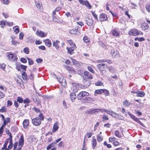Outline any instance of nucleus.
I'll list each match as a JSON object with an SVG mask.
<instances>
[{
    "instance_id": "obj_1",
    "label": "nucleus",
    "mask_w": 150,
    "mask_h": 150,
    "mask_svg": "<svg viewBox=\"0 0 150 150\" xmlns=\"http://www.w3.org/2000/svg\"><path fill=\"white\" fill-rule=\"evenodd\" d=\"M38 117H36L32 119V122L33 124L35 126H39L41 123V120H43L44 117L42 113L38 115Z\"/></svg>"
},
{
    "instance_id": "obj_2",
    "label": "nucleus",
    "mask_w": 150,
    "mask_h": 150,
    "mask_svg": "<svg viewBox=\"0 0 150 150\" xmlns=\"http://www.w3.org/2000/svg\"><path fill=\"white\" fill-rule=\"evenodd\" d=\"M143 34L142 32L139 31L137 29H131L128 32L129 35L132 36H135L140 34L143 35Z\"/></svg>"
},
{
    "instance_id": "obj_3",
    "label": "nucleus",
    "mask_w": 150,
    "mask_h": 150,
    "mask_svg": "<svg viewBox=\"0 0 150 150\" xmlns=\"http://www.w3.org/2000/svg\"><path fill=\"white\" fill-rule=\"evenodd\" d=\"M89 94L87 92L82 91L80 92L77 95V98L79 100H81L84 97L89 96Z\"/></svg>"
},
{
    "instance_id": "obj_4",
    "label": "nucleus",
    "mask_w": 150,
    "mask_h": 150,
    "mask_svg": "<svg viewBox=\"0 0 150 150\" xmlns=\"http://www.w3.org/2000/svg\"><path fill=\"white\" fill-rule=\"evenodd\" d=\"M99 70L101 71H106L108 69V67L106 64L104 63H100L97 66Z\"/></svg>"
},
{
    "instance_id": "obj_5",
    "label": "nucleus",
    "mask_w": 150,
    "mask_h": 150,
    "mask_svg": "<svg viewBox=\"0 0 150 150\" xmlns=\"http://www.w3.org/2000/svg\"><path fill=\"white\" fill-rule=\"evenodd\" d=\"M79 3L83 5H85L87 6L89 9L91 8V5L89 4L88 1L86 0L83 1V0H78Z\"/></svg>"
},
{
    "instance_id": "obj_6",
    "label": "nucleus",
    "mask_w": 150,
    "mask_h": 150,
    "mask_svg": "<svg viewBox=\"0 0 150 150\" xmlns=\"http://www.w3.org/2000/svg\"><path fill=\"white\" fill-rule=\"evenodd\" d=\"M33 101L36 104H39L40 103V100L37 95L33 94L32 96Z\"/></svg>"
},
{
    "instance_id": "obj_7",
    "label": "nucleus",
    "mask_w": 150,
    "mask_h": 150,
    "mask_svg": "<svg viewBox=\"0 0 150 150\" xmlns=\"http://www.w3.org/2000/svg\"><path fill=\"white\" fill-rule=\"evenodd\" d=\"M65 69L68 71L70 73L75 74L76 71L74 69L69 66H64Z\"/></svg>"
},
{
    "instance_id": "obj_8",
    "label": "nucleus",
    "mask_w": 150,
    "mask_h": 150,
    "mask_svg": "<svg viewBox=\"0 0 150 150\" xmlns=\"http://www.w3.org/2000/svg\"><path fill=\"white\" fill-rule=\"evenodd\" d=\"M86 24L89 26H91L93 23V21L92 18L86 17Z\"/></svg>"
},
{
    "instance_id": "obj_9",
    "label": "nucleus",
    "mask_w": 150,
    "mask_h": 150,
    "mask_svg": "<svg viewBox=\"0 0 150 150\" xmlns=\"http://www.w3.org/2000/svg\"><path fill=\"white\" fill-rule=\"evenodd\" d=\"M99 19L100 21H105L107 19V16L105 14L102 13L99 16Z\"/></svg>"
},
{
    "instance_id": "obj_10",
    "label": "nucleus",
    "mask_w": 150,
    "mask_h": 150,
    "mask_svg": "<svg viewBox=\"0 0 150 150\" xmlns=\"http://www.w3.org/2000/svg\"><path fill=\"white\" fill-rule=\"evenodd\" d=\"M36 34L38 36L42 38L45 37L47 35V33H45L41 30L37 31Z\"/></svg>"
},
{
    "instance_id": "obj_11",
    "label": "nucleus",
    "mask_w": 150,
    "mask_h": 150,
    "mask_svg": "<svg viewBox=\"0 0 150 150\" xmlns=\"http://www.w3.org/2000/svg\"><path fill=\"white\" fill-rule=\"evenodd\" d=\"M112 55L113 58H118L120 56L119 52L116 50H113L112 52Z\"/></svg>"
},
{
    "instance_id": "obj_12",
    "label": "nucleus",
    "mask_w": 150,
    "mask_h": 150,
    "mask_svg": "<svg viewBox=\"0 0 150 150\" xmlns=\"http://www.w3.org/2000/svg\"><path fill=\"white\" fill-rule=\"evenodd\" d=\"M23 127L24 128H27L29 124V120L28 119L24 120L23 123Z\"/></svg>"
},
{
    "instance_id": "obj_13",
    "label": "nucleus",
    "mask_w": 150,
    "mask_h": 150,
    "mask_svg": "<svg viewBox=\"0 0 150 150\" xmlns=\"http://www.w3.org/2000/svg\"><path fill=\"white\" fill-rule=\"evenodd\" d=\"M76 48H74V46L69 47H66V49L67 50L68 53L70 54H72L74 53V50Z\"/></svg>"
},
{
    "instance_id": "obj_14",
    "label": "nucleus",
    "mask_w": 150,
    "mask_h": 150,
    "mask_svg": "<svg viewBox=\"0 0 150 150\" xmlns=\"http://www.w3.org/2000/svg\"><path fill=\"white\" fill-rule=\"evenodd\" d=\"M58 81L63 86H65L66 85V81L65 79H63V76H61L60 78H59V80H58Z\"/></svg>"
},
{
    "instance_id": "obj_15",
    "label": "nucleus",
    "mask_w": 150,
    "mask_h": 150,
    "mask_svg": "<svg viewBox=\"0 0 150 150\" xmlns=\"http://www.w3.org/2000/svg\"><path fill=\"white\" fill-rule=\"evenodd\" d=\"M84 87L86 88L89 86L91 84V81L89 80L84 79L83 81Z\"/></svg>"
},
{
    "instance_id": "obj_16",
    "label": "nucleus",
    "mask_w": 150,
    "mask_h": 150,
    "mask_svg": "<svg viewBox=\"0 0 150 150\" xmlns=\"http://www.w3.org/2000/svg\"><path fill=\"white\" fill-rule=\"evenodd\" d=\"M84 74L87 77L88 79H92L93 78V76L92 74L87 71L84 72Z\"/></svg>"
},
{
    "instance_id": "obj_17",
    "label": "nucleus",
    "mask_w": 150,
    "mask_h": 150,
    "mask_svg": "<svg viewBox=\"0 0 150 150\" xmlns=\"http://www.w3.org/2000/svg\"><path fill=\"white\" fill-rule=\"evenodd\" d=\"M149 27L148 24L146 23H143L141 25V28L143 30H146Z\"/></svg>"
},
{
    "instance_id": "obj_18",
    "label": "nucleus",
    "mask_w": 150,
    "mask_h": 150,
    "mask_svg": "<svg viewBox=\"0 0 150 150\" xmlns=\"http://www.w3.org/2000/svg\"><path fill=\"white\" fill-rule=\"evenodd\" d=\"M60 43V42L59 40H56L55 42H53V46L56 49L58 50L59 49V44Z\"/></svg>"
},
{
    "instance_id": "obj_19",
    "label": "nucleus",
    "mask_w": 150,
    "mask_h": 150,
    "mask_svg": "<svg viewBox=\"0 0 150 150\" xmlns=\"http://www.w3.org/2000/svg\"><path fill=\"white\" fill-rule=\"evenodd\" d=\"M19 146L22 147L24 144V138L23 136H21L19 141Z\"/></svg>"
},
{
    "instance_id": "obj_20",
    "label": "nucleus",
    "mask_w": 150,
    "mask_h": 150,
    "mask_svg": "<svg viewBox=\"0 0 150 150\" xmlns=\"http://www.w3.org/2000/svg\"><path fill=\"white\" fill-rule=\"evenodd\" d=\"M93 101V98L90 97H86L84 98L83 99V101L86 103L90 102Z\"/></svg>"
},
{
    "instance_id": "obj_21",
    "label": "nucleus",
    "mask_w": 150,
    "mask_h": 150,
    "mask_svg": "<svg viewBox=\"0 0 150 150\" xmlns=\"http://www.w3.org/2000/svg\"><path fill=\"white\" fill-rule=\"evenodd\" d=\"M43 41L45 43L46 45L48 47H50L51 46L52 43L51 41L49 39H47L45 40H44Z\"/></svg>"
},
{
    "instance_id": "obj_22",
    "label": "nucleus",
    "mask_w": 150,
    "mask_h": 150,
    "mask_svg": "<svg viewBox=\"0 0 150 150\" xmlns=\"http://www.w3.org/2000/svg\"><path fill=\"white\" fill-rule=\"evenodd\" d=\"M59 128V127L58 125V123L55 122V123H54L53 126V128L52 130V132H54L58 130Z\"/></svg>"
},
{
    "instance_id": "obj_23",
    "label": "nucleus",
    "mask_w": 150,
    "mask_h": 150,
    "mask_svg": "<svg viewBox=\"0 0 150 150\" xmlns=\"http://www.w3.org/2000/svg\"><path fill=\"white\" fill-rule=\"evenodd\" d=\"M112 34L113 36L117 37L119 35L120 32L114 29L112 31Z\"/></svg>"
},
{
    "instance_id": "obj_24",
    "label": "nucleus",
    "mask_w": 150,
    "mask_h": 150,
    "mask_svg": "<svg viewBox=\"0 0 150 150\" xmlns=\"http://www.w3.org/2000/svg\"><path fill=\"white\" fill-rule=\"evenodd\" d=\"M70 96L71 101L72 102L74 101L76 97L75 93H71L70 95Z\"/></svg>"
},
{
    "instance_id": "obj_25",
    "label": "nucleus",
    "mask_w": 150,
    "mask_h": 150,
    "mask_svg": "<svg viewBox=\"0 0 150 150\" xmlns=\"http://www.w3.org/2000/svg\"><path fill=\"white\" fill-rule=\"evenodd\" d=\"M107 113L109 114L110 115H111V116H112L115 117H116V115H117L118 116V115H119V114H117L115 112H113L111 110H108Z\"/></svg>"
},
{
    "instance_id": "obj_26",
    "label": "nucleus",
    "mask_w": 150,
    "mask_h": 150,
    "mask_svg": "<svg viewBox=\"0 0 150 150\" xmlns=\"http://www.w3.org/2000/svg\"><path fill=\"white\" fill-rule=\"evenodd\" d=\"M145 95V93L144 91H138L137 94V96L143 97Z\"/></svg>"
},
{
    "instance_id": "obj_27",
    "label": "nucleus",
    "mask_w": 150,
    "mask_h": 150,
    "mask_svg": "<svg viewBox=\"0 0 150 150\" xmlns=\"http://www.w3.org/2000/svg\"><path fill=\"white\" fill-rule=\"evenodd\" d=\"M96 145V141L95 138H93L92 141V146L93 149H94Z\"/></svg>"
},
{
    "instance_id": "obj_28",
    "label": "nucleus",
    "mask_w": 150,
    "mask_h": 150,
    "mask_svg": "<svg viewBox=\"0 0 150 150\" xmlns=\"http://www.w3.org/2000/svg\"><path fill=\"white\" fill-rule=\"evenodd\" d=\"M115 135L118 138H120L122 137V136L120 134L119 131L116 130L115 131Z\"/></svg>"
},
{
    "instance_id": "obj_29",
    "label": "nucleus",
    "mask_w": 150,
    "mask_h": 150,
    "mask_svg": "<svg viewBox=\"0 0 150 150\" xmlns=\"http://www.w3.org/2000/svg\"><path fill=\"white\" fill-rule=\"evenodd\" d=\"M128 114L136 122L138 120V118L136 117L134 115L131 114L129 112H128Z\"/></svg>"
},
{
    "instance_id": "obj_30",
    "label": "nucleus",
    "mask_w": 150,
    "mask_h": 150,
    "mask_svg": "<svg viewBox=\"0 0 150 150\" xmlns=\"http://www.w3.org/2000/svg\"><path fill=\"white\" fill-rule=\"evenodd\" d=\"M78 32V30L77 29H73L70 30L69 33L72 34H76Z\"/></svg>"
},
{
    "instance_id": "obj_31",
    "label": "nucleus",
    "mask_w": 150,
    "mask_h": 150,
    "mask_svg": "<svg viewBox=\"0 0 150 150\" xmlns=\"http://www.w3.org/2000/svg\"><path fill=\"white\" fill-rule=\"evenodd\" d=\"M103 89H98L96 90L95 91V95L96 96L97 95L96 94H100L103 93Z\"/></svg>"
},
{
    "instance_id": "obj_32",
    "label": "nucleus",
    "mask_w": 150,
    "mask_h": 150,
    "mask_svg": "<svg viewBox=\"0 0 150 150\" xmlns=\"http://www.w3.org/2000/svg\"><path fill=\"white\" fill-rule=\"evenodd\" d=\"M67 41L71 46H74V48L76 47L75 44L73 42L72 40H68Z\"/></svg>"
},
{
    "instance_id": "obj_33",
    "label": "nucleus",
    "mask_w": 150,
    "mask_h": 150,
    "mask_svg": "<svg viewBox=\"0 0 150 150\" xmlns=\"http://www.w3.org/2000/svg\"><path fill=\"white\" fill-rule=\"evenodd\" d=\"M13 29L14 30V31L16 34L18 33L19 31V28L18 26H15L13 27Z\"/></svg>"
},
{
    "instance_id": "obj_34",
    "label": "nucleus",
    "mask_w": 150,
    "mask_h": 150,
    "mask_svg": "<svg viewBox=\"0 0 150 150\" xmlns=\"http://www.w3.org/2000/svg\"><path fill=\"white\" fill-rule=\"evenodd\" d=\"M123 104L125 106L128 107L131 105V103L126 100L123 102Z\"/></svg>"
},
{
    "instance_id": "obj_35",
    "label": "nucleus",
    "mask_w": 150,
    "mask_h": 150,
    "mask_svg": "<svg viewBox=\"0 0 150 150\" xmlns=\"http://www.w3.org/2000/svg\"><path fill=\"white\" fill-rule=\"evenodd\" d=\"M103 93L105 95V96H108L110 94L109 91L106 89H103Z\"/></svg>"
},
{
    "instance_id": "obj_36",
    "label": "nucleus",
    "mask_w": 150,
    "mask_h": 150,
    "mask_svg": "<svg viewBox=\"0 0 150 150\" xmlns=\"http://www.w3.org/2000/svg\"><path fill=\"white\" fill-rule=\"evenodd\" d=\"M86 113L88 114H93L94 113L93 108L89 110L86 111Z\"/></svg>"
},
{
    "instance_id": "obj_37",
    "label": "nucleus",
    "mask_w": 150,
    "mask_h": 150,
    "mask_svg": "<svg viewBox=\"0 0 150 150\" xmlns=\"http://www.w3.org/2000/svg\"><path fill=\"white\" fill-rule=\"evenodd\" d=\"M22 77L24 80H26L27 78V75L26 73L23 72L22 74Z\"/></svg>"
},
{
    "instance_id": "obj_38",
    "label": "nucleus",
    "mask_w": 150,
    "mask_h": 150,
    "mask_svg": "<svg viewBox=\"0 0 150 150\" xmlns=\"http://www.w3.org/2000/svg\"><path fill=\"white\" fill-rule=\"evenodd\" d=\"M27 59L28 60V64L29 65H32L33 64V61L31 58H27Z\"/></svg>"
},
{
    "instance_id": "obj_39",
    "label": "nucleus",
    "mask_w": 150,
    "mask_h": 150,
    "mask_svg": "<svg viewBox=\"0 0 150 150\" xmlns=\"http://www.w3.org/2000/svg\"><path fill=\"white\" fill-rule=\"evenodd\" d=\"M17 101L20 103H22L23 102V100L21 97L19 96L17 98Z\"/></svg>"
},
{
    "instance_id": "obj_40",
    "label": "nucleus",
    "mask_w": 150,
    "mask_h": 150,
    "mask_svg": "<svg viewBox=\"0 0 150 150\" xmlns=\"http://www.w3.org/2000/svg\"><path fill=\"white\" fill-rule=\"evenodd\" d=\"M108 69L112 73H114L115 71L114 68L112 67H108Z\"/></svg>"
},
{
    "instance_id": "obj_41",
    "label": "nucleus",
    "mask_w": 150,
    "mask_h": 150,
    "mask_svg": "<svg viewBox=\"0 0 150 150\" xmlns=\"http://www.w3.org/2000/svg\"><path fill=\"white\" fill-rule=\"evenodd\" d=\"M4 122L7 124L8 123L10 122V120L9 117H7L6 119H4Z\"/></svg>"
},
{
    "instance_id": "obj_42",
    "label": "nucleus",
    "mask_w": 150,
    "mask_h": 150,
    "mask_svg": "<svg viewBox=\"0 0 150 150\" xmlns=\"http://www.w3.org/2000/svg\"><path fill=\"white\" fill-rule=\"evenodd\" d=\"M23 51L26 54H28L29 53V49L28 47H25L24 48Z\"/></svg>"
},
{
    "instance_id": "obj_43",
    "label": "nucleus",
    "mask_w": 150,
    "mask_h": 150,
    "mask_svg": "<svg viewBox=\"0 0 150 150\" xmlns=\"http://www.w3.org/2000/svg\"><path fill=\"white\" fill-rule=\"evenodd\" d=\"M23 102L24 103H29L30 102V101L29 98H26L23 100Z\"/></svg>"
},
{
    "instance_id": "obj_44",
    "label": "nucleus",
    "mask_w": 150,
    "mask_h": 150,
    "mask_svg": "<svg viewBox=\"0 0 150 150\" xmlns=\"http://www.w3.org/2000/svg\"><path fill=\"white\" fill-rule=\"evenodd\" d=\"M54 143L53 142H52L50 144H49V145H48L47 147V150H49L52 147L54 146Z\"/></svg>"
},
{
    "instance_id": "obj_45",
    "label": "nucleus",
    "mask_w": 150,
    "mask_h": 150,
    "mask_svg": "<svg viewBox=\"0 0 150 150\" xmlns=\"http://www.w3.org/2000/svg\"><path fill=\"white\" fill-rule=\"evenodd\" d=\"M97 139L98 142H100L102 140L103 138L100 136V135L98 134L97 136Z\"/></svg>"
},
{
    "instance_id": "obj_46",
    "label": "nucleus",
    "mask_w": 150,
    "mask_h": 150,
    "mask_svg": "<svg viewBox=\"0 0 150 150\" xmlns=\"http://www.w3.org/2000/svg\"><path fill=\"white\" fill-rule=\"evenodd\" d=\"M91 13L92 15L95 18L97 21H98V19L97 15L94 12L91 11Z\"/></svg>"
},
{
    "instance_id": "obj_47",
    "label": "nucleus",
    "mask_w": 150,
    "mask_h": 150,
    "mask_svg": "<svg viewBox=\"0 0 150 150\" xmlns=\"http://www.w3.org/2000/svg\"><path fill=\"white\" fill-rule=\"evenodd\" d=\"M83 41L86 43L88 42L89 41L88 38L87 36H85L83 38Z\"/></svg>"
},
{
    "instance_id": "obj_48",
    "label": "nucleus",
    "mask_w": 150,
    "mask_h": 150,
    "mask_svg": "<svg viewBox=\"0 0 150 150\" xmlns=\"http://www.w3.org/2000/svg\"><path fill=\"white\" fill-rule=\"evenodd\" d=\"M103 144L104 146H106L108 148H110L111 147V145L110 144H108L106 141L104 142Z\"/></svg>"
},
{
    "instance_id": "obj_49",
    "label": "nucleus",
    "mask_w": 150,
    "mask_h": 150,
    "mask_svg": "<svg viewBox=\"0 0 150 150\" xmlns=\"http://www.w3.org/2000/svg\"><path fill=\"white\" fill-rule=\"evenodd\" d=\"M6 111V109L5 106H3L1 109H0V112H3Z\"/></svg>"
},
{
    "instance_id": "obj_50",
    "label": "nucleus",
    "mask_w": 150,
    "mask_h": 150,
    "mask_svg": "<svg viewBox=\"0 0 150 150\" xmlns=\"http://www.w3.org/2000/svg\"><path fill=\"white\" fill-rule=\"evenodd\" d=\"M64 145V142L63 141H61L58 144V145L59 147H62Z\"/></svg>"
},
{
    "instance_id": "obj_51",
    "label": "nucleus",
    "mask_w": 150,
    "mask_h": 150,
    "mask_svg": "<svg viewBox=\"0 0 150 150\" xmlns=\"http://www.w3.org/2000/svg\"><path fill=\"white\" fill-rule=\"evenodd\" d=\"M87 68H88V70L89 71H90V72H91V73H94V71L93 69V68L91 67L90 66H88L87 67Z\"/></svg>"
},
{
    "instance_id": "obj_52",
    "label": "nucleus",
    "mask_w": 150,
    "mask_h": 150,
    "mask_svg": "<svg viewBox=\"0 0 150 150\" xmlns=\"http://www.w3.org/2000/svg\"><path fill=\"white\" fill-rule=\"evenodd\" d=\"M102 119L103 121L108 120H109V118H108V116L106 115H103L102 117Z\"/></svg>"
},
{
    "instance_id": "obj_53",
    "label": "nucleus",
    "mask_w": 150,
    "mask_h": 150,
    "mask_svg": "<svg viewBox=\"0 0 150 150\" xmlns=\"http://www.w3.org/2000/svg\"><path fill=\"white\" fill-rule=\"evenodd\" d=\"M8 143V141H6L4 144L2 148V150L4 149H5L6 148L7 144Z\"/></svg>"
},
{
    "instance_id": "obj_54",
    "label": "nucleus",
    "mask_w": 150,
    "mask_h": 150,
    "mask_svg": "<svg viewBox=\"0 0 150 150\" xmlns=\"http://www.w3.org/2000/svg\"><path fill=\"white\" fill-rule=\"evenodd\" d=\"M63 104L65 109H67L68 108V107L67 105L66 102L64 100L63 101Z\"/></svg>"
},
{
    "instance_id": "obj_55",
    "label": "nucleus",
    "mask_w": 150,
    "mask_h": 150,
    "mask_svg": "<svg viewBox=\"0 0 150 150\" xmlns=\"http://www.w3.org/2000/svg\"><path fill=\"white\" fill-rule=\"evenodd\" d=\"M14 55L12 54H10L8 55V57L10 59H12Z\"/></svg>"
},
{
    "instance_id": "obj_56",
    "label": "nucleus",
    "mask_w": 150,
    "mask_h": 150,
    "mask_svg": "<svg viewBox=\"0 0 150 150\" xmlns=\"http://www.w3.org/2000/svg\"><path fill=\"white\" fill-rule=\"evenodd\" d=\"M33 41V39L32 37H29L27 38V42L28 43H31Z\"/></svg>"
},
{
    "instance_id": "obj_57",
    "label": "nucleus",
    "mask_w": 150,
    "mask_h": 150,
    "mask_svg": "<svg viewBox=\"0 0 150 150\" xmlns=\"http://www.w3.org/2000/svg\"><path fill=\"white\" fill-rule=\"evenodd\" d=\"M33 110L36 112H40V110L35 107H34Z\"/></svg>"
},
{
    "instance_id": "obj_58",
    "label": "nucleus",
    "mask_w": 150,
    "mask_h": 150,
    "mask_svg": "<svg viewBox=\"0 0 150 150\" xmlns=\"http://www.w3.org/2000/svg\"><path fill=\"white\" fill-rule=\"evenodd\" d=\"M27 67L26 66H25L23 65H20V67L21 68L25 71L26 70V69L27 68Z\"/></svg>"
},
{
    "instance_id": "obj_59",
    "label": "nucleus",
    "mask_w": 150,
    "mask_h": 150,
    "mask_svg": "<svg viewBox=\"0 0 150 150\" xmlns=\"http://www.w3.org/2000/svg\"><path fill=\"white\" fill-rule=\"evenodd\" d=\"M21 61L23 63H25L27 62L26 59L24 58H21Z\"/></svg>"
},
{
    "instance_id": "obj_60",
    "label": "nucleus",
    "mask_w": 150,
    "mask_h": 150,
    "mask_svg": "<svg viewBox=\"0 0 150 150\" xmlns=\"http://www.w3.org/2000/svg\"><path fill=\"white\" fill-rule=\"evenodd\" d=\"M24 34L23 33H19V38L20 40H22L23 38Z\"/></svg>"
},
{
    "instance_id": "obj_61",
    "label": "nucleus",
    "mask_w": 150,
    "mask_h": 150,
    "mask_svg": "<svg viewBox=\"0 0 150 150\" xmlns=\"http://www.w3.org/2000/svg\"><path fill=\"white\" fill-rule=\"evenodd\" d=\"M5 94L2 92L0 91V98H2L4 97Z\"/></svg>"
},
{
    "instance_id": "obj_62",
    "label": "nucleus",
    "mask_w": 150,
    "mask_h": 150,
    "mask_svg": "<svg viewBox=\"0 0 150 150\" xmlns=\"http://www.w3.org/2000/svg\"><path fill=\"white\" fill-rule=\"evenodd\" d=\"M103 84V83L101 81H98L95 83V85L97 86H102Z\"/></svg>"
},
{
    "instance_id": "obj_63",
    "label": "nucleus",
    "mask_w": 150,
    "mask_h": 150,
    "mask_svg": "<svg viewBox=\"0 0 150 150\" xmlns=\"http://www.w3.org/2000/svg\"><path fill=\"white\" fill-rule=\"evenodd\" d=\"M36 61L38 63H41L42 62L43 60L42 59L39 58L37 59Z\"/></svg>"
},
{
    "instance_id": "obj_64",
    "label": "nucleus",
    "mask_w": 150,
    "mask_h": 150,
    "mask_svg": "<svg viewBox=\"0 0 150 150\" xmlns=\"http://www.w3.org/2000/svg\"><path fill=\"white\" fill-rule=\"evenodd\" d=\"M146 9L149 12H150V4L146 6Z\"/></svg>"
}]
</instances>
